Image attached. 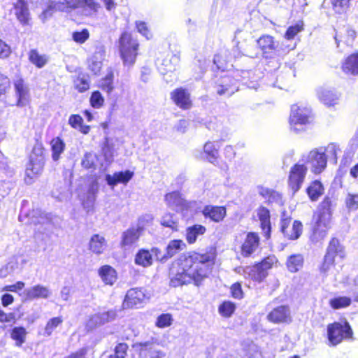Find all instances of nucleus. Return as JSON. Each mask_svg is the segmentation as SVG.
Listing matches in <instances>:
<instances>
[{
	"instance_id": "obj_1",
	"label": "nucleus",
	"mask_w": 358,
	"mask_h": 358,
	"mask_svg": "<svg viewBox=\"0 0 358 358\" xmlns=\"http://www.w3.org/2000/svg\"><path fill=\"white\" fill-rule=\"evenodd\" d=\"M217 250L214 245L204 250H191L179 256L176 261V267L169 268V285L172 287L193 284L201 286L209 278L216 264Z\"/></svg>"
},
{
	"instance_id": "obj_2",
	"label": "nucleus",
	"mask_w": 358,
	"mask_h": 358,
	"mask_svg": "<svg viewBox=\"0 0 358 358\" xmlns=\"http://www.w3.org/2000/svg\"><path fill=\"white\" fill-rule=\"evenodd\" d=\"M332 206L331 198L327 196L323 198L317 210L313 212L310 226L312 235L315 238H324L331 229Z\"/></svg>"
},
{
	"instance_id": "obj_3",
	"label": "nucleus",
	"mask_w": 358,
	"mask_h": 358,
	"mask_svg": "<svg viewBox=\"0 0 358 358\" xmlns=\"http://www.w3.org/2000/svg\"><path fill=\"white\" fill-rule=\"evenodd\" d=\"M117 46L123 64L129 67L133 66L138 55V39L131 32L123 31L118 38Z\"/></svg>"
},
{
	"instance_id": "obj_4",
	"label": "nucleus",
	"mask_w": 358,
	"mask_h": 358,
	"mask_svg": "<svg viewBox=\"0 0 358 358\" xmlns=\"http://www.w3.org/2000/svg\"><path fill=\"white\" fill-rule=\"evenodd\" d=\"M313 120V117L310 109L297 104L292 106L289 124L292 131L299 134L307 131L311 126Z\"/></svg>"
},
{
	"instance_id": "obj_5",
	"label": "nucleus",
	"mask_w": 358,
	"mask_h": 358,
	"mask_svg": "<svg viewBox=\"0 0 358 358\" xmlns=\"http://www.w3.org/2000/svg\"><path fill=\"white\" fill-rule=\"evenodd\" d=\"M45 165L44 148L42 145H36L33 148L29 157V162L25 170L24 180L30 184L34 179L41 175Z\"/></svg>"
},
{
	"instance_id": "obj_6",
	"label": "nucleus",
	"mask_w": 358,
	"mask_h": 358,
	"mask_svg": "<svg viewBox=\"0 0 358 358\" xmlns=\"http://www.w3.org/2000/svg\"><path fill=\"white\" fill-rule=\"evenodd\" d=\"M277 262L275 256L270 255L254 263L249 267L248 271L249 279L255 282H263L268 275V271L275 266Z\"/></svg>"
},
{
	"instance_id": "obj_7",
	"label": "nucleus",
	"mask_w": 358,
	"mask_h": 358,
	"mask_svg": "<svg viewBox=\"0 0 358 358\" xmlns=\"http://www.w3.org/2000/svg\"><path fill=\"white\" fill-rule=\"evenodd\" d=\"M327 330L329 345L331 346H336L343 340L351 339L353 337V331L346 320L330 323L327 325Z\"/></svg>"
},
{
	"instance_id": "obj_8",
	"label": "nucleus",
	"mask_w": 358,
	"mask_h": 358,
	"mask_svg": "<svg viewBox=\"0 0 358 358\" xmlns=\"http://www.w3.org/2000/svg\"><path fill=\"white\" fill-rule=\"evenodd\" d=\"M292 218L285 211L281 213L280 220V231L287 240L298 239L303 232V224L299 220L292 222Z\"/></svg>"
},
{
	"instance_id": "obj_9",
	"label": "nucleus",
	"mask_w": 358,
	"mask_h": 358,
	"mask_svg": "<svg viewBox=\"0 0 358 358\" xmlns=\"http://www.w3.org/2000/svg\"><path fill=\"white\" fill-rule=\"evenodd\" d=\"M337 257H344L343 248L337 239L332 238L329 243L327 252L320 266L321 272L326 273L334 266L335 259Z\"/></svg>"
},
{
	"instance_id": "obj_10",
	"label": "nucleus",
	"mask_w": 358,
	"mask_h": 358,
	"mask_svg": "<svg viewBox=\"0 0 358 358\" xmlns=\"http://www.w3.org/2000/svg\"><path fill=\"white\" fill-rule=\"evenodd\" d=\"M307 167L304 164H295L289 171L288 176V185L294 193L301 187L307 173Z\"/></svg>"
},
{
	"instance_id": "obj_11",
	"label": "nucleus",
	"mask_w": 358,
	"mask_h": 358,
	"mask_svg": "<svg viewBox=\"0 0 358 358\" xmlns=\"http://www.w3.org/2000/svg\"><path fill=\"white\" fill-rule=\"evenodd\" d=\"M256 43L257 48L266 59L271 58L279 49V42L269 34H262L257 39Z\"/></svg>"
},
{
	"instance_id": "obj_12",
	"label": "nucleus",
	"mask_w": 358,
	"mask_h": 358,
	"mask_svg": "<svg viewBox=\"0 0 358 358\" xmlns=\"http://www.w3.org/2000/svg\"><path fill=\"white\" fill-rule=\"evenodd\" d=\"M267 320L275 324H290L292 322L291 310L288 305H280L271 310L266 315Z\"/></svg>"
},
{
	"instance_id": "obj_13",
	"label": "nucleus",
	"mask_w": 358,
	"mask_h": 358,
	"mask_svg": "<svg viewBox=\"0 0 358 358\" xmlns=\"http://www.w3.org/2000/svg\"><path fill=\"white\" fill-rule=\"evenodd\" d=\"M305 164L310 165L311 171L314 174H320L327 167V157L324 152H319L318 150L315 149L308 154Z\"/></svg>"
},
{
	"instance_id": "obj_14",
	"label": "nucleus",
	"mask_w": 358,
	"mask_h": 358,
	"mask_svg": "<svg viewBox=\"0 0 358 358\" xmlns=\"http://www.w3.org/2000/svg\"><path fill=\"white\" fill-rule=\"evenodd\" d=\"M170 98L174 104L182 110H189L193 106L191 94L187 88H176L170 93Z\"/></svg>"
},
{
	"instance_id": "obj_15",
	"label": "nucleus",
	"mask_w": 358,
	"mask_h": 358,
	"mask_svg": "<svg viewBox=\"0 0 358 358\" xmlns=\"http://www.w3.org/2000/svg\"><path fill=\"white\" fill-rule=\"evenodd\" d=\"M16 96L15 105L18 107L26 106L29 101V89L24 79L20 76L13 81Z\"/></svg>"
},
{
	"instance_id": "obj_16",
	"label": "nucleus",
	"mask_w": 358,
	"mask_h": 358,
	"mask_svg": "<svg viewBox=\"0 0 358 358\" xmlns=\"http://www.w3.org/2000/svg\"><path fill=\"white\" fill-rule=\"evenodd\" d=\"M14 15L22 27H29L32 24V18L25 0H17L13 5Z\"/></svg>"
},
{
	"instance_id": "obj_17",
	"label": "nucleus",
	"mask_w": 358,
	"mask_h": 358,
	"mask_svg": "<svg viewBox=\"0 0 358 358\" xmlns=\"http://www.w3.org/2000/svg\"><path fill=\"white\" fill-rule=\"evenodd\" d=\"M260 238L257 232H248L246 236L243 241L240 251L243 257H250L259 247Z\"/></svg>"
},
{
	"instance_id": "obj_18",
	"label": "nucleus",
	"mask_w": 358,
	"mask_h": 358,
	"mask_svg": "<svg viewBox=\"0 0 358 358\" xmlns=\"http://www.w3.org/2000/svg\"><path fill=\"white\" fill-rule=\"evenodd\" d=\"M147 296L143 288H131L127 292L123 301L126 308H133L145 302Z\"/></svg>"
},
{
	"instance_id": "obj_19",
	"label": "nucleus",
	"mask_w": 358,
	"mask_h": 358,
	"mask_svg": "<svg viewBox=\"0 0 358 358\" xmlns=\"http://www.w3.org/2000/svg\"><path fill=\"white\" fill-rule=\"evenodd\" d=\"M201 213L206 219L219 223L226 217L227 208L224 206L206 205L203 207Z\"/></svg>"
},
{
	"instance_id": "obj_20",
	"label": "nucleus",
	"mask_w": 358,
	"mask_h": 358,
	"mask_svg": "<svg viewBox=\"0 0 358 358\" xmlns=\"http://www.w3.org/2000/svg\"><path fill=\"white\" fill-rule=\"evenodd\" d=\"M257 215L260 222V228L266 240L271 238V223L270 210L265 206H261L257 209Z\"/></svg>"
},
{
	"instance_id": "obj_21",
	"label": "nucleus",
	"mask_w": 358,
	"mask_h": 358,
	"mask_svg": "<svg viewBox=\"0 0 358 358\" xmlns=\"http://www.w3.org/2000/svg\"><path fill=\"white\" fill-rule=\"evenodd\" d=\"M341 69L346 75L358 76V51L345 57L341 62Z\"/></svg>"
},
{
	"instance_id": "obj_22",
	"label": "nucleus",
	"mask_w": 358,
	"mask_h": 358,
	"mask_svg": "<svg viewBox=\"0 0 358 358\" xmlns=\"http://www.w3.org/2000/svg\"><path fill=\"white\" fill-rule=\"evenodd\" d=\"M51 292L47 287L41 285H36L27 289L24 292L25 301H32L37 299H48L50 296Z\"/></svg>"
},
{
	"instance_id": "obj_23",
	"label": "nucleus",
	"mask_w": 358,
	"mask_h": 358,
	"mask_svg": "<svg viewBox=\"0 0 358 358\" xmlns=\"http://www.w3.org/2000/svg\"><path fill=\"white\" fill-rule=\"evenodd\" d=\"M115 317L116 311L114 310L99 312L91 315L88 322L91 327H96L113 320Z\"/></svg>"
},
{
	"instance_id": "obj_24",
	"label": "nucleus",
	"mask_w": 358,
	"mask_h": 358,
	"mask_svg": "<svg viewBox=\"0 0 358 358\" xmlns=\"http://www.w3.org/2000/svg\"><path fill=\"white\" fill-rule=\"evenodd\" d=\"M134 176V172L126 170L124 171L115 172L113 175L106 176L107 184L114 187L119 183L127 184Z\"/></svg>"
},
{
	"instance_id": "obj_25",
	"label": "nucleus",
	"mask_w": 358,
	"mask_h": 358,
	"mask_svg": "<svg viewBox=\"0 0 358 358\" xmlns=\"http://www.w3.org/2000/svg\"><path fill=\"white\" fill-rule=\"evenodd\" d=\"M107 247V241L106 238L99 234H94L91 236L88 248L94 254H102Z\"/></svg>"
},
{
	"instance_id": "obj_26",
	"label": "nucleus",
	"mask_w": 358,
	"mask_h": 358,
	"mask_svg": "<svg viewBox=\"0 0 358 358\" xmlns=\"http://www.w3.org/2000/svg\"><path fill=\"white\" fill-rule=\"evenodd\" d=\"M306 192L311 201H317L324 193V187L319 180L310 182Z\"/></svg>"
},
{
	"instance_id": "obj_27",
	"label": "nucleus",
	"mask_w": 358,
	"mask_h": 358,
	"mask_svg": "<svg viewBox=\"0 0 358 358\" xmlns=\"http://www.w3.org/2000/svg\"><path fill=\"white\" fill-rule=\"evenodd\" d=\"M98 273L105 285H113L117 279V274L114 268L106 264L98 269Z\"/></svg>"
},
{
	"instance_id": "obj_28",
	"label": "nucleus",
	"mask_w": 358,
	"mask_h": 358,
	"mask_svg": "<svg viewBox=\"0 0 358 358\" xmlns=\"http://www.w3.org/2000/svg\"><path fill=\"white\" fill-rule=\"evenodd\" d=\"M236 91H237V87L234 79L231 77H224L220 83L217 85V93L219 95L231 96Z\"/></svg>"
},
{
	"instance_id": "obj_29",
	"label": "nucleus",
	"mask_w": 358,
	"mask_h": 358,
	"mask_svg": "<svg viewBox=\"0 0 358 358\" xmlns=\"http://www.w3.org/2000/svg\"><path fill=\"white\" fill-rule=\"evenodd\" d=\"M66 3L71 9L86 6L94 13L101 8L100 4L94 0H66Z\"/></svg>"
},
{
	"instance_id": "obj_30",
	"label": "nucleus",
	"mask_w": 358,
	"mask_h": 358,
	"mask_svg": "<svg viewBox=\"0 0 358 358\" xmlns=\"http://www.w3.org/2000/svg\"><path fill=\"white\" fill-rule=\"evenodd\" d=\"M259 195L263 197L268 204L273 203H280L282 201V195L278 191L264 186L258 187Z\"/></svg>"
},
{
	"instance_id": "obj_31",
	"label": "nucleus",
	"mask_w": 358,
	"mask_h": 358,
	"mask_svg": "<svg viewBox=\"0 0 358 358\" xmlns=\"http://www.w3.org/2000/svg\"><path fill=\"white\" fill-rule=\"evenodd\" d=\"M134 262L136 265L147 268L152 265L153 257L152 253L148 249H140L134 257Z\"/></svg>"
},
{
	"instance_id": "obj_32",
	"label": "nucleus",
	"mask_w": 358,
	"mask_h": 358,
	"mask_svg": "<svg viewBox=\"0 0 358 358\" xmlns=\"http://www.w3.org/2000/svg\"><path fill=\"white\" fill-rule=\"evenodd\" d=\"M29 62L38 69L43 68L48 62V57L41 54L37 49H31L28 52Z\"/></svg>"
},
{
	"instance_id": "obj_33",
	"label": "nucleus",
	"mask_w": 358,
	"mask_h": 358,
	"mask_svg": "<svg viewBox=\"0 0 358 358\" xmlns=\"http://www.w3.org/2000/svg\"><path fill=\"white\" fill-rule=\"evenodd\" d=\"M206 228L202 224H194L186 229L185 238L188 244L192 245L196 243L197 237L203 235Z\"/></svg>"
},
{
	"instance_id": "obj_34",
	"label": "nucleus",
	"mask_w": 358,
	"mask_h": 358,
	"mask_svg": "<svg viewBox=\"0 0 358 358\" xmlns=\"http://www.w3.org/2000/svg\"><path fill=\"white\" fill-rule=\"evenodd\" d=\"M304 258L301 254H293L287 257L286 266L291 273H296L303 268Z\"/></svg>"
},
{
	"instance_id": "obj_35",
	"label": "nucleus",
	"mask_w": 358,
	"mask_h": 358,
	"mask_svg": "<svg viewBox=\"0 0 358 358\" xmlns=\"http://www.w3.org/2000/svg\"><path fill=\"white\" fill-rule=\"evenodd\" d=\"M69 124L74 129L78 130L81 134L86 135L90 131L91 127L83 124V117L78 114H72L70 115Z\"/></svg>"
},
{
	"instance_id": "obj_36",
	"label": "nucleus",
	"mask_w": 358,
	"mask_h": 358,
	"mask_svg": "<svg viewBox=\"0 0 358 358\" xmlns=\"http://www.w3.org/2000/svg\"><path fill=\"white\" fill-rule=\"evenodd\" d=\"M141 230L136 228H129L122 234L121 240L122 246L131 245L135 243L140 238Z\"/></svg>"
},
{
	"instance_id": "obj_37",
	"label": "nucleus",
	"mask_w": 358,
	"mask_h": 358,
	"mask_svg": "<svg viewBox=\"0 0 358 358\" xmlns=\"http://www.w3.org/2000/svg\"><path fill=\"white\" fill-rule=\"evenodd\" d=\"M11 81L9 78L0 73V99L9 102L10 99Z\"/></svg>"
},
{
	"instance_id": "obj_38",
	"label": "nucleus",
	"mask_w": 358,
	"mask_h": 358,
	"mask_svg": "<svg viewBox=\"0 0 358 358\" xmlns=\"http://www.w3.org/2000/svg\"><path fill=\"white\" fill-rule=\"evenodd\" d=\"M50 145L52 151V158L54 161H57L64 152L66 144L63 139L57 136L50 141Z\"/></svg>"
},
{
	"instance_id": "obj_39",
	"label": "nucleus",
	"mask_w": 358,
	"mask_h": 358,
	"mask_svg": "<svg viewBox=\"0 0 358 358\" xmlns=\"http://www.w3.org/2000/svg\"><path fill=\"white\" fill-rule=\"evenodd\" d=\"M352 300L348 296H335L329 299V305L333 310L343 309L352 304Z\"/></svg>"
},
{
	"instance_id": "obj_40",
	"label": "nucleus",
	"mask_w": 358,
	"mask_h": 358,
	"mask_svg": "<svg viewBox=\"0 0 358 358\" xmlns=\"http://www.w3.org/2000/svg\"><path fill=\"white\" fill-rule=\"evenodd\" d=\"M27 331L24 327H14L10 331V337L15 341L16 346L20 347L26 341Z\"/></svg>"
},
{
	"instance_id": "obj_41",
	"label": "nucleus",
	"mask_w": 358,
	"mask_h": 358,
	"mask_svg": "<svg viewBox=\"0 0 358 358\" xmlns=\"http://www.w3.org/2000/svg\"><path fill=\"white\" fill-rule=\"evenodd\" d=\"M203 151L206 155V159L210 162H215L219 157V150L216 148L215 143L210 141L205 143L203 148Z\"/></svg>"
},
{
	"instance_id": "obj_42",
	"label": "nucleus",
	"mask_w": 358,
	"mask_h": 358,
	"mask_svg": "<svg viewBox=\"0 0 358 358\" xmlns=\"http://www.w3.org/2000/svg\"><path fill=\"white\" fill-rule=\"evenodd\" d=\"M231 53L227 50L215 54L213 57V62L216 65L217 69L224 70L227 64L231 59Z\"/></svg>"
},
{
	"instance_id": "obj_43",
	"label": "nucleus",
	"mask_w": 358,
	"mask_h": 358,
	"mask_svg": "<svg viewBox=\"0 0 358 358\" xmlns=\"http://www.w3.org/2000/svg\"><path fill=\"white\" fill-rule=\"evenodd\" d=\"M137 345L141 348V350L148 352L150 354V358H164L165 357V353L155 349V345L153 342L138 343Z\"/></svg>"
},
{
	"instance_id": "obj_44",
	"label": "nucleus",
	"mask_w": 358,
	"mask_h": 358,
	"mask_svg": "<svg viewBox=\"0 0 358 358\" xmlns=\"http://www.w3.org/2000/svg\"><path fill=\"white\" fill-rule=\"evenodd\" d=\"M186 247L181 239L171 241L166 246V258L170 259Z\"/></svg>"
},
{
	"instance_id": "obj_45",
	"label": "nucleus",
	"mask_w": 358,
	"mask_h": 358,
	"mask_svg": "<svg viewBox=\"0 0 358 358\" xmlns=\"http://www.w3.org/2000/svg\"><path fill=\"white\" fill-rule=\"evenodd\" d=\"M236 308L235 303L231 301H224L218 306V313L222 317L229 318L234 313Z\"/></svg>"
},
{
	"instance_id": "obj_46",
	"label": "nucleus",
	"mask_w": 358,
	"mask_h": 358,
	"mask_svg": "<svg viewBox=\"0 0 358 358\" xmlns=\"http://www.w3.org/2000/svg\"><path fill=\"white\" fill-rule=\"evenodd\" d=\"M304 30V22L299 20L296 24L289 26L284 34V38L287 40H292L300 32Z\"/></svg>"
},
{
	"instance_id": "obj_47",
	"label": "nucleus",
	"mask_w": 358,
	"mask_h": 358,
	"mask_svg": "<svg viewBox=\"0 0 358 358\" xmlns=\"http://www.w3.org/2000/svg\"><path fill=\"white\" fill-rule=\"evenodd\" d=\"M64 319L62 316L54 317L48 320L44 327V335L50 336L59 326L62 325Z\"/></svg>"
},
{
	"instance_id": "obj_48",
	"label": "nucleus",
	"mask_w": 358,
	"mask_h": 358,
	"mask_svg": "<svg viewBox=\"0 0 358 358\" xmlns=\"http://www.w3.org/2000/svg\"><path fill=\"white\" fill-rule=\"evenodd\" d=\"M180 60V57L179 53L173 54L170 59H164L162 64V66H164V68L162 69L163 73L174 71Z\"/></svg>"
},
{
	"instance_id": "obj_49",
	"label": "nucleus",
	"mask_w": 358,
	"mask_h": 358,
	"mask_svg": "<svg viewBox=\"0 0 358 358\" xmlns=\"http://www.w3.org/2000/svg\"><path fill=\"white\" fill-rule=\"evenodd\" d=\"M334 13L338 15L345 13L350 6V0H329Z\"/></svg>"
},
{
	"instance_id": "obj_50",
	"label": "nucleus",
	"mask_w": 358,
	"mask_h": 358,
	"mask_svg": "<svg viewBox=\"0 0 358 358\" xmlns=\"http://www.w3.org/2000/svg\"><path fill=\"white\" fill-rule=\"evenodd\" d=\"M161 225L164 227L171 229L172 231H176L178 229V222L174 215L171 213L165 214L161 220Z\"/></svg>"
},
{
	"instance_id": "obj_51",
	"label": "nucleus",
	"mask_w": 358,
	"mask_h": 358,
	"mask_svg": "<svg viewBox=\"0 0 358 358\" xmlns=\"http://www.w3.org/2000/svg\"><path fill=\"white\" fill-rule=\"evenodd\" d=\"M164 200L169 206H179L182 203V197L180 192L173 191L165 194Z\"/></svg>"
},
{
	"instance_id": "obj_52",
	"label": "nucleus",
	"mask_w": 358,
	"mask_h": 358,
	"mask_svg": "<svg viewBox=\"0 0 358 358\" xmlns=\"http://www.w3.org/2000/svg\"><path fill=\"white\" fill-rule=\"evenodd\" d=\"M319 98L321 102L328 106H334L338 99L335 94L327 90L321 92Z\"/></svg>"
},
{
	"instance_id": "obj_53",
	"label": "nucleus",
	"mask_w": 358,
	"mask_h": 358,
	"mask_svg": "<svg viewBox=\"0 0 358 358\" xmlns=\"http://www.w3.org/2000/svg\"><path fill=\"white\" fill-rule=\"evenodd\" d=\"M104 97L99 91L96 90L92 92L90 103L92 108H100L104 105Z\"/></svg>"
},
{
	"instance_id": "obj_54",
	"label": "nucleus",
	"mask_w": 358,
	"mask_h": 358,
	"mask_svg": "<svg viewBox=\"0 0 358 358\" xmlns=\"http://www.w3.org/2000/svg\"><path fill=\"white\" fill-rule=\"evenodd\" d=\"M173 322V317L170 313H162L159 315L155 322V326L160 329L170 327Z\"/></svg>"
},
{
	"instance_id": "obj_55",
	"label": "nucleus",
	"mask_w": 358,
	"mask_h": 358,
	"mask_svg": "<svg viewBox=\"0 0 358 358\" xmlns=\"http://www.w3.org/2000/svg\"><path fill=\"white\" fill-rule=\"evenodd\" d=\"M74 88L80 93L85 92L90 89V83L83 76H78L73 80Z\"/></svg>"
},
{
	"instance_id": "obj_56",
	"label": "nucleus",
	"mask_w": 358,
	"mask_h": 358,
	"mask_svg": "<svg viewBox=\"0 0 358 358\" xmlns=\"http://www.w3.org/2000/svg\"><path fill=\"white\" fill-rule=\"evenodd\" d=\"M95 159L94 155L90 152L85 153L81 162L83 168L94 170L96 169Z\"/></svg>"
},
{
	"instance_id": "obj_57",
	"label": "nucleus",
	"mask_w": 358,
	"mask_h": 358,
	"mask_svg": "<svg viewBox=\"0 0 358 358\" xmlns=\"http://www.w3.org/2000/svg\"><path fill=\"white\" fill-rule=\"evenodd\" d=\"M345 204L349 210H357L358 209V194H348Z\"/></svg>"
},
{
	"instance_id": "obj_58",
	"label": "nucleus",
	"mask_w": 358,
	"mask_h": 358,
	"mask_svg": "<svg viewBox=\"0 0 358 358\" xmlns=\"http://www.w3.org/2000/svg\"><path fill=\"white\" fill-rule=\"evenodd\" d=\"M129 350V345L126 343H118L115 346L113 350V354L119 358H126L127 356V352Z\"/></svg>"
},
{
	"instance_id": "obj_59",
	"label": "nucleus",
	"mask_w": 358,
	"mask_h": 358,
	"mask_svg": "<svg viewBox=\"0 0 358 358\" xmlns=\"http://www.w3.org/2000/svg\"><path fill=\"white\" fill-rule=\"evenodd\" d=\"M90 37L89 31L87 29H83L81 31H74L72 34L73 40L80 44L84 43Z\"/></svg>"
},
{
	"instance_id": "obj_60",
	"label": "nucleus",
	"mask_w": 358,
	"mask_h": 358,
	"mask_svg": "<svg viewBox=\"0 0 358 358\" xmlns=\"http://www.w3.org/2000/svg\"><path fill=\"white\" fill-rule=\"evenodd\" d=\"M231 296L236 299H241L243 298L244 293L242 289L241 283L236 282L231 285L230 287Z\"/></svg>"
},
{
	"instance_id": "obj_61",
	"label": "nucleus",
	"mask_w": 358,
	"mask_h": 358,
	"mask_svg": "<svg viewBox=\"0 0 358 358\" xmlns=\"http://www.w3.org/2000/svg\"><path fill=\"white\" fill-rule=\"evenodd\" d=\"M25 287V284L22 281H17L13 285H7L3 286L1 291V292H10L17 293L21 290H22Z\"/></svg>"
},
{
	"instance_id": "obj_62",
	"label": "nucleus",
	"mask_w": 358,
	"mask_h": 358,
	"mask_svg": "<svg viewBox=\"0 0 358 358\" xmlns=\"http://www.w3.org/2000/svg\"><path fill=\"white\" fill-rule=\"evenodd\" d=\"M62 3L59 2H50L45 9L43 11L45 17L51 16L55 12L60 10V6Z\"/></svg>"
},
{
	"instance_id": "obj_63",
	"label": "nucleus",
	"mask_w": 358,
	"mask_h": 358,
	"mask_svg": "<svg viewBox=\"0 0 358 358\" xmlns=\"http://www.w3.org/2000/svg\"><path fill=\"white\" fill-rule=\"evenodd\" d=\"M99 87L104 92H108V94L111 93L114 87L113 83V76L112 75L106 76L102 83L100 84Z\"/></svg>"
},
{
	"instance_id": "obj_64",
	"label": "nucleus",
	"mask_w": 358,
	"mask_h": 358,
	"mask_svg": "<svg viewBox=\"0 0 358 358\" xmlns=\"http://www.w3.org/2000/svg\"><path fill=\"white\" fill-rule=\"evenodd\" d=\"M11 54V48L8 44L0 38V59H6Z\"/></svg>"
}]
</instances>
